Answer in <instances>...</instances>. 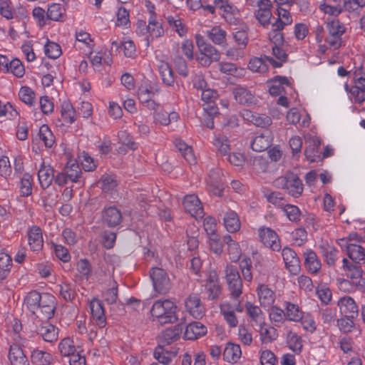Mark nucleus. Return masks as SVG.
<instances>
[{
  "mask_svg": "<svg viewBox=\"0 0 365 365\" xmlns=\"http://www.w3.org/2000/svg\"><path fill=\"white\" fill-rule=\"evenodd\" d=\"M320 142L318 139H313L312 144H310L304 150L307 159L310 162H316L320 159L319 155Z\"/></svg>",
  "mask_w": 365,
  "mask_h": 365,
  "instance_id": "de8ad7c7",
  "label": "nucleus"
},
{
  "mask_svg": "<svg viewBox=\"0 0 365 365\" xmlns=\"http://www.w3.org/2000/svg\"><path fill=\"white\" fill-rule=\"evenodd\" d=\"M285 317L289 321L298 322L302 318V312L298 305L291 302L285 304Z\"/></svg>",
  "mask_w": 365,
  "mask_h": 365,
  "instance_id": "37998d69",
  "label": "nucleus"
},
{
  "mask_svg": "<svg viewBox=\"0 0 365 365\" xmlns=\"http://www.w3.org/2000/svg\"><path fill=\"white\" fill-rule=\"evenodd\" d=\"M232 36L236 46H240L245 49L246 48L249 42V38L245 29H240L234 31Z\"/></svg>",
  "mask_w": 365,
  "mask_h": 365,
  "instance_id": "6e6d98bb",
  "label": "nucleus"
},
{
  "mask_svg": "<svg viewBox=\"0 0 365 365\" xmlns=\"http://www.w3.org/2000/svg\"><path fill=\"white\" fill-rule=\"evenodd\" d=\"M235 100L240 104L251 106L257 103V98L250 91L243 87H236L233 90Z\"/></svg>",
  "mask_w": 365,
  "mask_h": 365,
  "instance_id": "dca6fc26",
  "label": "nucleus"
},
{
  "mask_svg": "<svg viewBox=\"0 0 365 365\" xmlns=\"http://www.w3.org/2000/svg\"><path fill=\"white\" fill-rule=\"evenodd\" d=\"M281 210L289 220L297 221L299 219L300 211L297 206L285 203Z\"/></svg>",
  "mask_w": 365,
  "mask_h": 365,
  "instance_id": "774afa93",
  "label": "nucleus"
},
{
  "mask_svg": "<svg viewBox=\"0 0 365 365\" xmlns=\"http://www.w3.org/2000/svg\"><path fill=\"white\" fill-rule=\"evenodd\" d=\"M275 185L287 191L293 197H299L302 191V183L297 175L287 173L284 176L278 178L275 180Z\"/></svg>",
  "mask_w": 365,
  "mask_h": 365,
  "instance_id": "20e7f679",
  "label": "nucleus"
},
{
  "mask_svg": "<svg viewBox=\"0 0 365 365\" xmlns=\"http://www.w3.org/2000/svg\"><path fill=\"white\" fill-rule=\"evenodd\" d=\"M319 250L324 262L329 267H334L339 259L338 250L327 242L320 245Z\"/></svg>",
  "mask_w": 365,
  "mask_h": 365,
  "instance_id": "ddd939ff",
  "label": "nucleus"
},
{
  "mask_svg": "<svg viewBox=\"0 0 365 365\" xmlns=\"http://www.w3.org/2000/svg\"><path fill=\"white\" fill-rule=\"evenodd\" d=\"M38 135L48 148H51L55 142L54 135L46 125H43L40 127Z\"/></svg>",
  "mask_w": 365,
  "mask_h": 365,
  "instance_id": "09e8293b",
  "label": "nucleus"
},
{
  "mask_svg": "<svg viewBox=\"0 0 365 365\" xmlns=\"http://www.w3.org/2000/svg\"><path fill=\"white\" fill-rule=\"evenodd\" d=\"M304 264L309 273L317 274L321 269L322 262L319 259L317 254L311 250H308L304 252Z\"/></svg>",
  "mask_w": 365,
  "mask_h": 365,
  "instance_id": "f3484780",
  "label": "nucleus"
},
{
  "mask_svg": "<svg viewBox=\"0 0 365 365\" xmlns=\"http://www.w3.org/2000/svg\"><path fill=\"white\" fill-rule=\"evenodd\" d=\"M89 307L92 317L97 325H98L100 328H103L106 324V316L102 303L99 299L93 298L89 302Z\"/></svg>",
  "mask_w": 365,
  "mask_h": 365,
  "instance_id": "4468645a",
  "label": "nucleus"
},
{
  "mask_svg": "<svg viewBox=\"0 0 365 365\" xmlns=\"http://www.w3.org/2000/svg\"><path fill=\"white\" fill-rule=\"evenodd\" d=\"M183 207L186 212L195 218H201L204 215L203 207L198 197L195 195H187L184 197Z\"/></svg>",
  "mask_w": 365,
  "mask_h": 365,
  "instance_id": "6e6552de",
  "label": "nucleus"
},
{
  "mask_svg": "<svg viewBox=\"0 0 365 365\" xmlns=\"http://www.w3.org/2000/svg\"><path fill=\"white\" fill-rule=\"evenodd\" d=\"M103 297L108 304H113L116 302L118 299V285L115 282H113L110 287L103 294Z\"/></svg>",
  "mask_w": 365,
  "mask_h": 365,
  "instance_id": "e2e57ef3",
  "label": "nucleus"
},
{
  "mask_svg": "<svg viewBox=\"0 0 365 365\" xmlns=\"http://www.w3.org/2000/svg\"><path fill=\"white\" fill-rule=\"evenodd\" d=\"M242 351L240 345L229 343L223 351V358L230 363H236L241 357Z\"/></svg>",
  "mask_w": 365,
  "mask_h": 365,
  "instance_id": "bb28decb",
  "label": "nucleus"
},
{
  "mask_svg": "<svg viewBox=\"0 0 365 365\" xmlns=\"http://www.w3.org/2000/svg\"><path fill=\"white\" fill-rule=\"evenodd\" d=\"M259 9L255 11V17L259 23L263 26H266L270 24V19L272 16L271 9L272 7H267L261 5H256Z\"/></svg>",
  "mask_w": 365,
  "mask_h": 365,
  "instance_id": "ea45409f",
  "label": "nucleus"
},
{
  "mask_svg": "<svg viewBox=\"0 0 365 365\" xmlns=\"http://www.w3.org/2000/svg\"><path fill=\"white\" fill-rule=\"evenodd\" d=\"M11 365H29V361L21 348L17 344H12L9 352Z\"/></svg>",
  "mask_w": 365,
  "mask_h": 365,
  "instance_id": "6ab92c4d",
  "label": "nucleus"
},
{
  "mask_svg": "<svg viewBox=\"0 0 365 365\" xmlns=\"http://www.w3.org/2000/svg\"><path fill=\"white\" fill-rule=\"evenodd\" d=\"M206 292L208 298L215 299L221 294V287L219 283L218 277L215 272H210L205 285Z\"/></svg>",
  "mask_w": 365,
  "mask_h": 365,
  "instance_id": "2eb2a0df",
  "label": "nucleus"
},
{
  "mask_svg": "<svg viewBox=\"0 0 365 365\" xmlns=\"http://www.w3.org/2000/svg\"><path fill=\"white\" fill-rule=\"evenodd\" d=\"M272 143V138L268 132L257 135L252 140L251 147L256 152L267 150Z\"/></svg>",
  "mask_w": 365,
  "mask_h": 365,
  "instance_id": "a878e982",
  "label": "nucleus"
},
{
  "mask_svg": "<svg viewBox=\"0 0 365 365\" xmlns=\"http://www.w3.org/2000/svg\"><path fill=\"white\" fill-rule=\"evenodd\" d=\"M242 115L245 120L258 127L266 128L272 124L271 118L265 114H259L250 110H244Z\"/></svg>",
  "mask_w": 365,
  "mask_h": 365,
  "instance_id": "9b49d317",
  "label": "nucleus"
},
{
  "mask_svg": "<svg viewBox=\"0 0 365 365\" xmlns=\"http://www.w3.org/2000/svg\"><path fill=\"white\" fill-rule=\"evenodd\" d=\"M259 237L261 242L273 251H279L281 244L277 234L269 227H262L259 230Z\"/></svg>",
  "mask_w": 365,
  "mask_h": 365,
  "instance_id": "0eeeda50",
  "label": "nucleus"
},
{
  "mask_svg": "<svg viewBox=\"0 0 365 365\" xmlns=\"http://www.w3.org/2000/svg\"><path fill=\"white\" fill-rule=\"evenodd\" d=\"M223 242L227 245V251L230 258L232 261H237L241 256V249L239 244L229 235L224 236Z\"/></svg>",
  "mask_w": 365,
  "mask_h": 365,
  "instance_id": "473e14b6",
  "label": "nucleus"
},
{
  "mask_svg": "<svg viewBox=\"0 0 365 365\" xmlns=\"http://www.w3.org/2000/svg\"><path fill=\"white\" fill-rule=\"evenodd\" d=\"M332 4L337 7L340 13L344 10L354 11L360 7L355 0H332Z\"/></svg>",
  "mask_w": 365,
  "mask_h": 365,
  "instance_id": "603ef678",
  "label": "nucleus"
},
{
  "mask_svg": "<svg viewBox=\"0 0 365 365\" xmlns=\"http://www.w3.org/2000/svg\"><path fill=\"white\" fill-rule=\"evenodd\" d=\"M25 304L29 311L42 320L51 319L56 309L54 297L48 294L34 291L25 298Z\"/></svg>",
  "mask_w": 365,
  "mask_h": 365,
  "instance_id": "f257e3e1",
  "label": "nucleus"
},
{
  "mask_svg": "<svg viewBox=\"0 0 365 365\" xmlns=\"http://www.w3.org/2000/svg\"><path fill=\"white\" fill-rule=\"evenodd\" d=\"M11 262V258L8 254L0 253V273L2 279L5 278L6 274L10 271L12 266Z\"/></svg>",
  "mask_w": 365,
  "mask_h": 365,
  "instance_id": "052dcab7",
  "label": "nucleus"
},
{
  "mask_svg": "<svg viewBox=\"0 0 365 365\" xmlns=\"http://www.w3.org/2000/svg\"><path fill=\"white\" fill-rule=\"evenodd\" d=\"M207 38L215 45H224L227 41V32L219 26L206 31Z\"/></svg>",
  "mask_w": 365,
  "mask_h": 365,
  "instance_id": "393cba45",
  "label": "nucleus"
},
{
  "mask_svg": "<svg viewBox=\"0 0 365 365\" xmlns=\"http://www.w3.org/2000/svg\"><path fill=\"white\" fill-rule=\"evenodd\" d=\"M259 334L262 341L265 344L272 342L278 336L276 329L267 324L261 325Z\"/></svg>",
  "mask_w": 365,
  "mask_h": 365,
  "instance_id": "79ce46f5",
  "label": "nucleus"
},
{
  "mask_svg": "<svg viewBox=\"0 0 365 365\" xmlns=\"http://www.w3.org/2000/svg\"><path fill=\"white\" fill-rule=\"evenodd\" d=\"M59 292L61 296L66 301H72L75 296L76 292L73 285L67 282H64L59 284Z\"/></svg>",
  "mask_w": 365,
  "mask_h": 365,
  "instance_id": "864d4df0",
  "label": "nucleus"
},
{
  "mask_svg": "<svg viewBox=\"0 0 365 365\" xmlns=\"http://www.w3.org/2000/svg\"><path fill=\"white\" fill-rule=\"evenodd\" d=\"M245 48L238 46H230L225 50L226 57L231 61H238L245 56Z\"/></svg>",
  "mask_w": 365,
  "mask_h": 365,
  "instance_id": "bf43d9fd",
  "label": "nucleus"
},
{
  "mask_svg": "<svg viewBox=\"0 0 365 365\" xmlns=\"http://www.w3.org/2000/svg\"><path fill=\"white\" fill-rule=\"evenodd\" d=\"M248 68L254 72L264 73L267 70V66L262 58L254 57L250 60Z\"/></svg>",
  "mask_w": 365,
  "mask_h": 365,
  "instance_id": "338daca9",
  "label": "nucleus"
},
{
  "mask_svg": "<svg viewBox=\"0 0 365 365\" xmlns=\"http://www.w3.org/2000/svg\"><path fill=\"white\" fill-rule=\"evenodd\" d=\"M179 115L177 113H168L163 110H159L158 112H155L153 115L154 122L162 125H168L172 121H177Z\"/></svg>",
  "mask_w": 365,
  "mask_h": 365,
  "instance_id": "2f4dec72",
  "label": "nucleus"
},
{
  "mask_svg": "<svg viewBox=\"0 0 365 365\" xmlns=\"http://www.w3.org/2000/svg\"><path fill=\"white\" fill-rule=\"evenodd\" d=\"M346 250L349 257L356 264L365 263V248L356 243L346 244Z\"/></svg>",
  "mask_w": 365,
  "mask_h": 365,
  "instance_id": "a211bd4d",
  "label": "nucleus"
},
{
  "mask_svg": "<svg viewBox=\"0 0 365 365\" xmlns=\"http://www.w3.org/2000/svg\"><path fill=\"white\" fill-rule=\"evenodd\" d=\"M213 145L222 154L226 155L230 150L227 138L223 135H216L212 141Z\"/></svg>",
  "mask_w": 365,
  "mask_h": 365,
  "instance_id": "8fccbe9b",
  "label": "nucleus"
},
{
  "mask_svg": "<svg viewBox=\"0 0 365 365\" xmlns=\"http://www.w3.org/2000/svg\"><path fill=\"white\" fill-rule=\"evenodd\" d=\"M32 361L36 365H49L52 360V356L41 350H34L31 354Z\"/></svg>",
  "mask_w": 365,
  "mask_h": 365,
  "instance_id": "a18cd8bd",
  "label": "nucleus"
},
{
  "mask_svg": "<svg viewBox=\"0 0 365 365\" xmlns=\"http://www.w3.org/2000/svg\"><path fill=\"white\" fill-rule=\"evenodd\" d=\"M257 292L259 302L262 306L267 307L273 304L275 300V294L267 285L259 284Z\"/></svg>",
  "mask_w": 365,
  "mask_h": 365,
  "instance_id": "412c9836",
  "label": "nucleus"
},
{
  "mask_svg": "<svg viewBox=\"0 0 365 365\" xmlns=\"http://www.w3.org/2000/svg\"><path fill=\"white\" fill-rule=\"evenodd\" d=\"M150 278L153 281V287L160 294H165L170 289V280L165 272L161 268H153L150 272Z\"/></svg>",
  "mask_w": 365,
  "mask_h": 365,
  "instance_id": "423d86ee",
  "label": "nucleus"
},
{
  "mask_svg": "<svg viewBox=\"0 0 365 365\" xmlns=\"http://www.w3.org/2000/svg\"><path fill=\"white\" fill-rule=\"evenodd\" d=\"M175 354L171 351L165 349L163 346H157L153 352L154 358L163 365H169Z\"/></svg>",
  "mask_w": 365,
  "mask_h": 365,
  "instance_id": "e433bc0d",
  "label": "nucleus"
},
{
  "mask_svg": "<svg viewBox=\"0 0 365 365\" xmlns=\"http://www.w3.org/2000/svg\"><path fill=\"white\" fill-rule=\"evenodd\" d=\"M345 90L349 92V98L351 101L359 106H362L361 108H359L358 110H365V91H361L359 87L354 86L349 89L347 84H345Z\"/></svg>",
  "mask_w": 365,
  "mask_h": 365,
  "instance_id": "72a5a7b5",
  "label": "nucleus"
},
{
  "mask_svg": "<svg viewBox=\"0 0 365 365\" xmlns=\"http://www.w3.org/2000/svg\"><path fill=\"white\" fill-rule=\"evenodd\" d=\"M38 331L46 341L53 342L58 339V329L51 324H42Z\"/></svg>",
  "mask_w": 365,
  "mask_h": 365,
  "instance_id": "4c0bfd02",
  "label": "nucleus"
},
{
  "mask_svg": "<svg viewBox=\"0 0 365 365\" xmlns=\"http://www.w3.org/2000/svg\"><path fill=\"white\" fill-rule=\"evenodd\" d=\"M103 220L110 227H115L118 225L122 220V216L120 210L115 207H110L105 210L103 212Z\"/></svg>",
  "mask_w": 365,
  "mask_h": 365,
  "instance_id": "7c9ffc66",
  "label": "nucleus"
},
{
  "mask_svg": "<svg viewBox=\"0 0 365 365\" xmlns=\"http://www.w3.org/2000/svg\"><path fill=\"white\" fill-rule=\"evenodd\" d=\"M158 92V89L153 85L144 82L139 86L138 90V100L143 104L148 100H150V98H153Z\"/></svg>",
  "mask_w": 365,
  "mask_h": 365,
  "instance_id": "cd10ccee",
  "label": "nucleus"
},
{
  "mask_svg": "<svg viewBox=\"0 0 365 365\" xmlns=\"http://www.w3.org/2000/svg\"><path fill=\"white\" fill-rule=\"evenodd\" d=\"M340 313L346 317L358 315V307L354 299L349 296L341 297L337 302Z\"/></svg>",
  "mask_w": 365,
  "mask_h": 365,
  "instance_id": "9d476101",
  "label": "nucleus"
},
{
  "mask_svg": "<svg viewBox=\"0 0 365 365\" xmlns=\"http://www.w3.org/2000/svg\"><path fill=\"white\" fill-rule=\"evenodd\" d=\"M207 332V328L200 322L190 324L185 328L184 337L188 340H195L202 336Z\"/></svg>",
  "mask_w": 365,
  "mask_h": 365,
  "instance_id": "4be33fe9",
  "label": "nucleus"
},
{
  "mask_svg": "<svg viewBox=\"0 0 365 365\" xmlns=\"http://www.w3.org/2000/svg\"><path fill=\"white\" fill-rule=\"evenodd\" d=\"M282 256L289 272L292 274H297L300 270V262L295 252L289 247H284Z\"/></svg>",
  "mask_w": 365,
  "mask_h": 365,
  "instance_id": "1a4fd4ad",
  "label": "nucleus"
},
{
  "mask_svg": "<svg viewBox=\"0 0 365 365\" xmlns=\"http://www.w3.org/2000/svg\"><path fill=\"white\" fill-rule=\"evenodd\" d=\"M78 349L80 347L76 346L73 340L69 337L63 339L58 344V351L62 356L68 357Z\"/></svg>",
  "mask_w": 365,
  "mask_h": 365,
  "instance_id": "f704fd0d",
  "label": "nucleus"
},
{
  "mask_svg": "<svg viewBox=\"0 0 365 365\" xmlns=\"http://www.w3.org/2000/svg\"><path fill=\"white\" fill-rule=\"evenodd\" d=\"M38 178L43 188L48 187L53 180V169L43 162L38 173Z\"/></svg>",
  "mask_w": 365,
  "mask_h": 365,
  "instance_id": "b1692460",
  "label": "nucleus"
},
{
  "mask_svg": "<svg viewBox=\"0 0 365 365\" xmlns=\"http://www.w3.org/2000/svg\"><path fill=\"white\" fill-rule=\"evenodd\" d=\"M63 171L72 182H81L80 180L81 170L78 165L74 161H69L65 167Z\"/></svg>",
  "mask_w": 365,
  "mask_h": 365,
  "instance_id": "58836bf2",
  "label": "nucleus"
},
{
  "mask_svg": "<svg viewBox=\"0 0 365 365\" xmlns=\"http://www.w3.org/2000/svg\"><path fill=\"white\" fill-rule=\"evenodd\" d=\"M187 311L195 318H201L205 313V307L197 295H190L185 300Z\"/></svg>",
  "mask_w": 365,
  "mask_h": 365,
  "instance_id": "f8f14e48",
  "label": "nucleus"
},
{
  "mask_svg": "<svg viewBox=\"0 0 365 365\" xmlns=\"http://www.w3.org/2000/svg\"><path fill=\"white\" fill-rule=\"evenodd\" d=\"M269 84V92L272 96L280 95L284 91V86H289L288 79L281 76H276Z\"/></svg>",
  "mask_w": 365,
  "mask_h": 365,
  "instance_id": "c756f323",
  "label": "nucleus"
},
{
  "mask_svg": "<svg viewBox=\"0 0 365 365\" xmlns=\"http://www.w3.org/2000/svg\"><path fill=\"white\" fill-rule=\"evenodd\" d=\"M148 27L149 35L147 37V46L153 38L161 37L164 34L162 23L158 18L149 17Z\"/></svg>",
  "mask_w": 365,
  "mask_h": 365,
  "instance_id": "5701e85b",
  "label": "nucleus"
},
{
  "mask_svg": "<svg viewBox=\"0 0 365 365\" xmlns=\"http://www.w3.org/2000/svg\"><path fill=\"white\" fill-rule=\"evenodd\" d=\"M0 14L8 20L13 19L15 17V11L9 0H0Z\"/></svg>",
  "mask_w": 365,
  "mask_h": 365,
  "instance_id": "680f3d73",
  "label": "nucleus"
},
{
  "mask_svg": "<svg viewBox=\"0 0 365 365\" xmlns=\"http://www.w3.org/2000/svg\"><path fill=\"white\" fill-rule=\"evenodd\" d=\"M19 98L26 104L32 106L35 100L34 92L27 86H23L21 88L19 93Z\"/></svg>",
  "mask_w": 365,
  "mask_h": 365,
  "instance_id": "0e129e2a",
  "label": "nucleus"
},
{
  "mask_svg": "<svg viewBox=\"0 0 365 365\" xmlns=\"http://www.w3.org/2000/svg\"><path fill=\"white\" fill-rule=\"evenodd\" d=\"M287 342L294 352H299L302 348L301 337L294 332L290 331L287 334Z\"/></svg>",
  "mask_w": 365,
  "mask_h": 365,
  "instance_id": "4d7b16f0",
  "label": "nucleus"
},
{
  "mask_svg": "<svg viewBox=\"0 0 365 365\" xmlns=\"http://www.w3.org/2000/svg\"><path fill=\"white\" fill-rule=\"evenodd\" d=\"M179 309L171 300H157L151 307L150 314L153 321L160 324H173L178 320Z\"/></svg>",
  "mask_w": 365,
  "mask_h": 365,
  "instance_id": "f03ea898",
  "label": "nucleus"
},
{
  "mask_svg": "<svg viewBox=\"0 0 365 365\" xmlns=\"http://www.w3.org/2000/svg\"><path fill=\"white\" fill-rule=\"evenodd\" d=\"M292 23V18L289 11L282 7L277 8V19L276 21L272 24V27L277 29H284L286 26L290 25Z\"/></svg>",
  "mask_w": 365,
  "mask_h": 365,
  "instance_id": "c9c22d12",
  "label": "nucleus"
},
{
  "mask_svg": "<svg viewBox=\"0 0 365 365\" xmlns=\"http://www.w3.org/2000/svg\"><path fill=\"white\" fill-rule=\"evenodd\" d=\"M269 319L275 326L278 327L286 319L284 312L277 307H272L269 312Z\"/></svg>",
  "mask_w": 365,
  "mask_h": 365,
  "instance_id": "13d9d810",
  "label": "nucleus"
},
{
  "mask_svg": "<svg viewBox=\"0 0 365 365\" xmlns=\"http://www.w3.org/2000/svg\"><path fill=\"white\" fill-rule=\"evenodd\" d=\"M225 278L232 296L238 297L242 294V284L237 267L227 265L225 268Z\"/></svg>",
  "mask_w": 365,
  "mask_h": 365,
  "instance_id": "39448f33",
  "label": "nucleus"
},
{
  "mask_svg": "<svg viewBox=\"0 0 365 365\" xmlns=\"http://www.w3.org/2000/svg\"><path fill=\"white\" fill-rule=\"evenodd\" d=\"M64 9L58 4H53L49 6L47 11V17L53 21H59L62 17Z\"/></svg>",
  "mask_w": 365,
  "mask_h": 365,
  "instance_id": "69168bd1",
  "label": "nucleus"
},
{
  "mask_svg": "<svg viewBox=\"0 0 365 365\" xmlns=\"http://www.w3.org/2000/svg\"><path fill=\"white\" fill-rule=\"evenodd\" d=\"M181 331L182 328L178 325L175 327L165 329L162 332L161 336L166 343L170 344L179 338Z\"/></svg>",
  "mask_w": 365,
  "mask_h": 365,
  "instance_id": "5fc2aeb1",
  "label": "nucleus"
},
{
  "mask_svg": "<svg viewBox=\"0 0 365 365\" xmlns=\"http://www.w3.org/2000/svg\"><path fill=\"white\" fill-rule=\"evenodd\" d=\"M196 45L199 49L197 60L203 66H209L212 62L220 59V53L218 50L205 41L200 34L195 35Z\"/></svg>",
  "mask_w": 365,
  "mask_h": 365,
  "instance_id": "7ed1b4c3",
  "label": "nucleus"
},
{
  "mask_svg": "<svg viewBox=\"0 0 365 365\" xmlns=\"http://www.w3.org/2000/svg\"><path fill=\"white\" fill-rule=\"evenodd\" d=\"M224 225L229 232H235L240 229L241 224L237 214L234 211H228L225 214Z\"/></svg>",
  "mask_w": 365,
  "mask_h": 365,
  "instance_id": "c85d7f7f",
  "label": "nucleus"
},
{
  "mask_svg": "<svg viewBox=\"0 0 365 365\" xmlns=\"http://www.w3.org/2000/svg\"><path fill=\"white\" fill-rule=\"evenodd\" d=\"M158 69L163 83L168 86H172L174 83V76L169 63L165 61H160Z\"/></svg>",
  "mask_w": 365,
  "mask_h": 365,
  "instance_id": "a19ab883",
  "label": "nucleus"
},
{
  "mask_svg": "<svg viewBox=\"0 0 365 365\" xmlns=\"http://www.w3.org/2000/svg\"><path fill=\"white\" fill-rule=\"evenodd\" d=\"M166 19L171 29L180 36L182 37L186 35L187 31V27L180 18L168 16Z\"/></svg>",
  "mask_w": 365,
  "mask_h": 365,
  "instance_id": "49530a36",
  "label": "nucleus"
},
{
  "mask_svg": "<svg viewBox=\"0 0 365 365\" xmlns=\"http://www.w3.org/2000/svg\"><path fill=\"white\" fill-rule=\"evenodd\" d=\"M61 117L63 120L68 123H73L76 119V111L72 105L64 102L61 106Z\"/></svg>",
  "mask_w": 365,
  "mask_h": 365,
  "instance_id": "3c124183",
  "label": "nucleus"
},
{
  "mask_svg": "<svg viewBox=\"0 0 365 365\" xmlns=\"http://www.w3.org/2000/svg\"><path fill=\"white\" fill-rule=\"evenodd\" d=\"M272 54L275 56L277 59L281 61L278 62L274 61L272 57L265 56V59L269 63H270L274 67H280L282 66V62H285L287 61V53L283 49H282L280 46H274L272 47Z\"/></svg>",
  "mask_w": 365,
  "mask_h": 365,
  "instance_id": "c03bdc74",
  "label": "nucleus"
},
{
  "mask_svg": "<svg viewBox=\"0 0 365 365\" xmlns=\"http://www.w3.org/2000/svg\"><path fill=\"white\" fill-rule=\"evenodd\" d=\"M29 245L34 251H39L43 247V240L40 227L33 226L28 232Z\"/></svg>",
  "mask_w": 365,
  "mask_h": 365,
  "instance_id": "aec40b11",
  "label": "nucleus"
}]
</instances>
